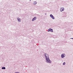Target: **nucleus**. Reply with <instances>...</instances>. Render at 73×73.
I'll return each instance as SVG.
<instances>
[{
  "mask_svg": "<svg viewBox=\"0 0 73 73\" xmlns=\"http://www.w3.org/2000/svg\"><path fill=\"white\" fill-rule=\"evenodd\" d=\"M46 61H47V63H51V61L49 58L46 59Z\"/></svg>",
  "mask_w": 73,
  "mask_h": 73,
  "instance_id": "obj_1",
  "label": "nucleus"
},
{
  "mask_svg": "<svg viewBox=\"0 0 73 73\" xmlns=\"http://www.w3.org/2000/svg\"><path fill=\"white\" fill-rule=\"evenodd\" d=\"M48 32H53V29H50L48 30Z\"/></svg>",
  "mask_w": 73,
  "mask_h": 73,
  "instance_id": "obj_2",
  "label": "nucleus"
},
{
  "mask_svg": "<svg viewBox=\"0 0 73 73\" xmlns=\"http://www.w3.org/2000/svg\"><path fill=\"white\" fill-rule=\"evenodd\" d=\"M45 56L46 59H47V58H49V55H48V54H45Z\"/></svg>",
  "mask_w": 73,
  "mask_h": 73,
  "instance_id": "obj_3",
  "label": "nucleus"
},
{
  "mask_svg": "<svg viewBox=\"0 0 73 73\" xmlns=\"http://www.w3.org/2000/svg\"><path fill=\"white\" fill-rule=\"evenodd\" d=\"M60 11L61 12H62V11H64V7H62L60 9Z\"/></svg>",
  "mask_w": 73,
  "mask_h": 73,
  "instance_id": "obj_4",
  "label": "nucleus"
},
{
  "mask_svg": "<svg viewBox=\"0 0 73 73\" xmlns=\"http://www.w3.org/2000/svg\"><path fill=\"white\" fill-rule=\"evenodd\" d=\"M50 17H51V18H52V19H54V17H53V15L51 14L50 15Z\"/></svg>",
  "mask_w": 73,
  "mask_h": 73,
  "instance_id": "obj_5",
  "label": "nucleus"
},
{
  "mask_svg": "<svg viewBox=\"0 0 73 73\" xmlns=\"http://www.w3.org/2000/svg\"><path fill=\"white\" fill-rule=\"evenodd\" d=\"M35 20H36V17H34V18L32 19V21H34Z\"/></svg>",
  "mask_w": 73,
  "mask_h": 73,
  "instance_id": "obj_6",
  "label": "nucleus"
},
{
  "mask_svg": "<svg viewBox=\"0 0 73 73\" xmlns=\"http://www.w3.org/2000/svg\"><path fill=\"white\" fill-rule=\"evenodd\" d=\"M64 55H65V54H62L61 55L62 58H64L65 57Z\"/></svg>",
  "mask_w": 73,
  "mask_h": 73,
  "instance_id": "obj_7",
  "label": "nucleus"
},
{
  "mask_svg": "<svg viewBox=\"0 0 73 73\" xmlns=\"http://www.w3.org/2000/svg\"><path fill=\"white\" fill-rule=\"evenodd\" d=\"M33 4L34 5H36V4H37V2L36 1H34L33 3Z\"/></svg>",
  "mask_w": 73,
  "mask_h": 73,
  "instance_id": "obj_8",
  "label": "nucleus"
},
{
  "mask_svg": "<svg viewBox=\"0 0 73 73\" xmlns=\"http://www.w3.org/2000/svg\"><path fill=\"white\" fill-rule=\"evenodd\" d=\"M18 20L19 21V22H20L21 21V19L19 18H18Z\"/></svg>",
  "mask_w": 73,
  "mask_h": 73,
  "instance_id": "obj_9",
  "label": "nucleus"
},
{
  "mask_svg": "<svg viewBox=\"0 0 73 73\" xmlns=\"http://www.w3.org/2000/svg\"><path fill=\"white\" fill-rule=\"evenodd\" d=\"M2 69H5V67H3L2 68Z\"/></svg>",
  "mask_w": 73,
  "mask_h": 73,
  "instance_id": "obj_10",
  "label": "nucleus"
},
{
  "mask_svg": "<svg viewBox=\"0 0 73 73\" xmlns=\"http://www.w3.org/2000/svg\"><path fill=\"white\" fill-rule=\"evenodd\" d=\"M65 64V62H64L63 64V65H64Z\"/></svg>",
  "mask_w": 73,
  "mask_h": 73,
  "instance_id": "obj_11",
  "label": "nucleus"
},
{
  "mask_svg": "<svg viewBox=\"0 0 73 73\" xmlns=\"http://www.w3.org/2000/svg\"><path fill=\"white\" fill-rule=\"evenodd\" d=\"M72 39H73V38H72Z\"/></svg>",
  "mask_w": 73,
  "mask_h": 73,
  "instance_id": "obj_12",
  "label": "nucleus"
}]
</instances>
